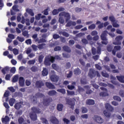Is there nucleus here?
I'll use <instances>...</instances> for the list:
<instances>
[{"label":"nucleus","instance_id":"1","mask_svg":"<svg viewBox=\"0 0 124 124\" xmlns=\"http://www.w3.org/2000/svg\"><path fill=\"white\" fill-rule=\"evenodd\" d=\"M105 106L107 110H104L103 113L107 118H110L111 117V112L114 111V108L109 103H106Z\"/></svg>","mask_w":124,"mask_h":124},{"label":"nucleus","instance_id":"2","mask_svg":"<svg viewBox=\"0 0 124 124\" xmlns=\"http://www.w3.org/2000/svg\"><path fill=\"white\" fill-rule=\"evenodd\" d=\"M107 33H108V32H107L106 31H104L102 33L101 35V39L103 41L101 42L102 44H104L105 45H107V44H108V42L107 41L108 39L107 38H106Z\"/></svg>","mask_w":124,"mask_h":124},{"label":"nucleus","instance_id":"3","mask_svg":"<svg viewBox=\"0 0 124 124\" xmlns=\"http://www.w3.org/2000/svg\"><path fill=\"white\" fill-rule=\"evenodd\" d=\"M51 62H54V58L53 56L50 57H46L45 59L44 64L45 65H51Z\"/></svg>","mask_w":124,"mask_h":124},{"label":"nucleus","instance_id":"4","mask_svg":"<svg viewBox=\"0 0 124 124\" xmlns=\"http://www.w3.org/2000/svg\"><path fill=\"white\" fill-rule=\"evenodd\" d=\"M124 38V37L122 35H118L116 36L115 38V42H113L112 44L114 45H122V42L121 40H123Z\"/></svg>","mask_w":124,"mask_h":124},{"label":"nucleus","instance_id":"5","mask_svg":"<svg viewBox=\"0 0 124 124\" xmlns=\"http://www.w3.org/2000/svg\"><path fill=\"white\" fill-rule=\"evenodd\" d=\"M93 118V120L95 121L98 124H102L104 122L103 119H102L101 117L98 116L97 115H94Z\"/></svg>","mask_w":124,"mask_h":124},{"label":"nucleus","instance_id":"6","mask_svg":"<svg viewBox=\"0 0 124 124\" xmlns=\"http://www.w3.org/2000/svg\"><path fill=\"white\" fill-rule=\"evenodd\" d=\"M65 9L64 8H62V7H60L59 8H58V9H54L52 12V15H58V14H59V13L62 11H64Z\"/></svg>","mask_w":124,"mask_h":124},{"label":"nucleus","instance_id":"7","mask_svg":"<svg viewBox=\"0 0 124 124\" xmlns=\"http://www.w3.org/2000/svg\"><path fill=\"white\" fill-rule=\"evenodd\" d=\"M96 74H95V71L93 69H90L89 70V73L88 74V76L89 77L93 79L94 77H95Z\"/></svg>","mask_w":124,"mask_h":124},{"label":"nucleus","instance_id":"8","mask_svg":"<svg viewBox=\"0 0 124 124\" xmlns=\"http://www.w3.org/2000/svg\"><path fill=\"white\" fill-rule=\"evenodd\" d=\"M50 122L52 124H60V121L55 116H51L50 117Z\"/></svg>","mask_w":124,"mask_h":124},{"label":"nucleus","instance_id":"9","mask_svg":"<svg viewBox=\"0 0 124 124\" xmlns=\"http://www.w3.org/2000/svg\"><path fill=\"white\" fill-rule=\"evenodd\" d=\"M35 86L38 89H41L42 87H44V83L42 80H37L35 83Z\"/></svg>","mask_w":124,"mask_h":124},{"label":"nucleus","instance_id":"10","mask_svg":"<svg viewBox=\"0 0 124 124\" xmlns=\"http://www.w3.org/2000/svg\"><path fill=\"white\" fill-rule=\"evenodd\" d=\"M52 98H47L44 99L43 101V105L45 106H49V104H50V102H52Z\"/></svg>","mask_w":124,"mask_h":124},{"label":"nucleus","instance_id":"11","mask_svg":"<svg viewBox=\"0 0 124 124\" xmlns=\"http://www.w3.org/2000/svg\"><path fill=\"white\" fill-rule=\"evenodd\" d=\"M46 88H47V89H49V90H54L56 89V87H55V85H54V84H52L51 82H46Z\"/></svg>","mask_w":124,"mask_h":124},{"label":"nucleus","instance_id":"12","mask_svg":"<svg viewBox=\"0 0 124 124\" xmlns=\"http://www.w3.org/2000/svg\"><path fill=\"white\" fill-rule=\"evenodd\" d=\"M66 102L68 105H70V106H73V105H75V102L72 99H66Z\"/></svg>","mask_w":124,"mask_h":124},{"label":"nucleus","instance_id":"13","mask_svg":"<svg viewBox=\"0 0 124 124\" xmlns=\"http://www.w3.org/2000/svg\"><path fill=\"white\" fill-rule=\"evenodd\" d=\"M19 85L20 87L25 86V79L22 77H20L19 78Z\"/></svg>","mask_w":124,"mask_h":124},{"label":"nucleus","instance_id":"14","mask_svg":"<svg viewBox=\"0 0 124 124\" xmlns=\"http://www.w3.org/2000/svg\"><path fill=\"white\" fill-rule=\"evenodd\" d=\"M30 118L32 121H36L37 120V115L34 112H31L30 113Z\"/></svg>","mask_w":124,"mask_h":124},{"label":"nucleus","instance_id":"15","mask_svg":"<svg viewBox=\"0 0 124 124\" xmlns=\"http://www.w3.org/2000/svg\"><path fill=\"white\" fill-rule=\"evenodd\" d=\"M2 123H5V124H7V123L9 122V121H10L9 119V117L8 116L6 115L5 116V118H2L1 119Z\"/></svg>","mask_w":124,"mask_h":124},{"label":"nucleus","instance_id":"16","mask_svg":"<svg viewBox=\"0 0 124 124\" xmlns=\"http://www.w3.org/2000/svg\"><path fill=\"white\" fill-rule=\"evenodd\" d=\"M31 110L32 111H33L32 113H34L35 114V113H36L37 114H39L40 113V109H39V108H37L35 107H33L32 108H31Z\"/></svg>","mask_w":124,"mask_h":124},{"label":"nucleus","instance_id":"17","mask_svg":"<svg viewBox=\"0 0 124 124\" xmlns=\"http://www.w3.org/2000/svg\"><path fill=\"white\" fill-rule=\"evenodd\" d=\"M50 79H51V80L52 81V82H55L57 83V82H58V81H59V78L58 76H52L50 77Z\"/></svg>","mask_w":124,"mask_h":124},{"label":"nucleus","instance_id":"18","mask_svg":"<svg viewBox=\"0 0 124 124\" xmlns=\"http://www.w3.org/2000/svg\"><path fill=\"white\" fill-rule=\"evenodd\" d=\"M9 70H10V68L8 66H6L1 70V72L4 75H5V74H6V72H8Z\"/></svg>","mask_w":124,"mask_h":124},{"label":"nucleus","instance_id":"19","mask_svg":"<svg viewBox=\"0 0 124 124\" xmlns=\"http://www.w3.org/2000/svg\"><path fill=\"white\" fill-rule=\"evenodd\" d=\"M62 49L64 52H67V53H71V49H70V47H69L67 46H64L62 47Z\"/></svg>","mask_w":124,"mask_h":124},{"label":"nucleus","instance_id":"20","mask_svg":"<svg viewBox=\"0 0 124 124\" xmlns=\"http://www.w3.org/2000/svg\"><path fill=\"white\" fill-rule=\"evenodd\" d=\"M48 73H49L48 69H47L46 68L44 67L43 70L42 71V74L43 76H47L48 75Z\"/></svg>","mask_w":124,"mask_h":124},{"label":"nucleus","instance_id":"21","mask_svg":"<svg viewBox=\"0 0 124 124\" xmlns=\"http://www.w3.org/2000/svg\"><path fill=\"white\" fill-rule=\"evenodd\" d=\"M86 104L87 105H94V100L93 99H87L86 100Z\"/></svg>","mask_w":124,"mask_h":124},{"label":"nucleus","instance_id":"22","mask_svg":"<svg viewBox=\"0 0 124 124\" xmlns=\"http://www.w3.org/2000/svg\"><path fill=\"white\" fill-rule=\"evenodd\" d=\"M81 73V70H80V69H79L78 68H76L74 70V74L75 75H80Z\"/></svg>","mask_w":124,"mask_h":124},{"label":"nucleus","instance_id":"23","mask_svg":"<svg viewBox=\"0 0 124 124\" xmlns=\"http://www.w3.org/2000/svg\"><path fill=\"white\" fill-rule=\"evenodd\" d=\"M47 94H48L49 96H54V95H56V94H57V92L55 90L49 91L48 92Z\"/></svg>","mask_w":124,"mask_h":124},{"label":"nucleus","instance_id":"24","mask_svg":"<svg viewBox=\"0 0 124 124\" xmlns=\"http://www.w3.org/2000/svg\"><path fill=\"white\" fill-rule=\"evenodd\" d=\"M117 79L119 81V82H121V83H124V76H116Z\"/></svg>","mask_w":124,"mask_h":124},{"label":"nucleus","instance_id":"25","mask_svg":"<svg viewBox=\"0 0 124 124\" xmlns=\"http://www.w3.org/2000/svg\"><path fill=\"white\" fill-rule=\"evenodd\" d=\"M62 109H63V105L62 104H58L57 105V110L59 111H62Z\"/></svg>","mask_w":124,"mask_h":124},{"label":"nucleus","instance_id":"26","mask_svg":"<svg viewBox=\"0 0 124 124\" xmlns=\"http://www.w3.org/2000/svg\"><path fill=\"white\" fill-rule=\"evenodd\" d=\"M26 12L29 14L31 16H34V13H33V11H32L31 9H27Z\"/></svg>","mask_w":124,"mask_h":124},{"label":"nucleus","instance_id":"27","mask_svg":"<svg viewBox=\"0 0 124 124\" xmlns=\"http://www.w3.org/2000/svg\"><path fill=\"white\" fill-rule=\"evenodd\" d=\"M15 101H16L15 99L13 98H11L9 101V105L11 107L13 106V105H14V103H15Z\"/></svg>","mask_w":124,"mask_h":124},{"label":"nucleus","instance_id":"28","mask_svg":"<svg viewBox=\"0 0 124 124\" xmlns=\"http://www.w3.org/2000/svg\"><path fill=\"white\" fill-rule=\"evenodd\" d=\"M22 35L27 38H29L30 37V34H29V31H25L22 32Z\"/></svg>","mask_w":124,"mask_h":124},{"label":"nucleus","instance_id":"29","mask_svg":"<svg viewBox=\"0 0 124 124\" xmlns=\"http://www.w3.org/2000/svg\"><path fill=\"white\" fill-rule=\"evenodd\" d=\"M80 84H81V85H86L88 84L87 79L86 78H81L80 79Z\"/></svg>","mask_w":124,"mask_h":124},{"label":"nucleus","instance_id":"30","mask_svg":"<svg viewBox=\"0 0 124 124\" xmlns=\"http://www.w3.org/2000/svg\"><path fill=\"white\" fill-rule=\"evenodd\" d=\"M22 107V105H21V103H17L15 105V108L16 110H19V109L21 108Z\"/></svg>","mask_w":124,"mask_h":124},{"label":"nucleus","instance_id":"31","mask_svg":"<svg viewBox=\"0 0 124 124\" xmlns=\"http://www.w3.org/2000/svg\"><path fill=\"white\" fill-rule=\"evenodd\" d=\"M19 78V76L18 75H15L13 78L12 80L13 83H16V82H18V79Z\"/></svg>","mask_w":124,"mask_h":124},{"label":"nucleus","instance_id":"32","mask_svg":"<svg viewBox=\"0 0 124 124\" xmlns=\"http://www.w3.org/2000/svg\"><path fill=\"white\" fill-rule=\"evenodd\" d=\"M45 46H46V44L43 43L39 44L38 45V48L39 49V50H41L42 49H44Z\"/></svg>","mask_w":124,"mask_h":124},{"label":"nucleus","instance_id":"33","mask_svg":"<svg viewBox=\"0 0 124 124\" xmlns=\"http://www.w3.org/2000/svg\"><path fill=\"white\" fill-rule=\"evenodd\" d=\"M100 96H102L103 97H104L105 96H108L109 95V94L107 92H101L99 93Z\"/></svg>","mask_w":124,"mask_h":124},{"label":"nucleus","instance_id":"34","mask_svg":"<svg viewBox=\"0 0 124 124\" xmlns=\"http://www.w3.org/2000/svg\"><path fill=\"white\" fill-rule=\"evenodd\" d=\"M59 16H70V15L68 13L62 12L59 14Z\"/></svg>","mask_w":124,"mask_h":124},{"label":"nucleus","instance_id":"35","mask_svg":"<svg viewBox=\"0 0 124 124\" xmlns=\"http://www.w3.org/2000/svg\"><path fill=\"white\" fill-rule=\"evenodd\" d=\"M57 92H58V93H62V94H65V89H58L57 90Z\"/></svg>","mask_w":124,"mask_h":124},{"label":"nucleus","instance_id":"36","mask_svg":"<svg viewBox=\"0 0 124 124\" xmlns=\"http://www.w3.org/2000/svg\"><path fill=\"white\" fill-rule=\"evenodd\" d=\"M31 70L32 72H36L38 71V68L36 66H33L31 67Z\"/></svg>","mask_w":124,"mask_h":124},{"label":"nucleus","instance_id":"37","mask_svg":"<svg viewBox=\"0 0 124 124\" xmlns=\"http://www.w3.org/2000/svg\"><path fill=\"white\" fill-rule=\"evenodd\" d=\"M13 53L16 56V55H18L19 54V50L16 48H14V49H13Z\"/></svg>","mask_w":124,"mask_h":124},{"label":"nucleus","instance_id":"38","mask_svg":"<svg viewBox=\"0 0 124 124\" xmlns=\"http://www.w3.org/2000/svg\"><path fill=\"white\" fill-rule=\"evenodd\" d=\"M81 111H82V113H83V114H85V113H88V108H87L84 107H82L81 108Z\"/></svg>","mask_w":124,"mask_h":124},{"label":"nucleus","instance_id":"39","mask_svg":"<svg viewBox=\"0 0 124 124\" xmlns=\"http://www.w3.org/2000/svg\"><path fill=\"white\" fill-rule=\"evenodd\" d=\"M113 99H114V100H116L117 101H122V99L118 96H114Z\"/></svg>","mask_w":124,"mask_h":124},{"label":"nucleus","instance_id":"40","mask_svg":"<svg viewBox=\"0 0 124 124\" xmlns=\"http://www.w3.org/2000/svg\"><path fill=\"white\" fill-rule=\"evenodd\" d=\"M18 122L19 124H22L25 122V120L22 117H19L18 119Z\"/></svg>","mask_w":124,"mask_h":124},{"label":"nucleus","instance_id":"41","mask_svg":"<svg viewBox=\"0 0 124 124\" xmlns=\"http://www.w3.org/2000/svg\"><path fill=\"white\" fill-rule=\"evenodd\" d=\"M4 6V3H3V0H0V10H1Z\"/></svg>","mask_w":124,"mask_h":124},{"label":"nucleus","instance_id":"42","mask_svg":"<svg viewBox=\"0 0 124 124\" xmlns=\"http://www.w3.org/2000/svg\"><path fill=\"white\" fill-rule=\"evenodd\" d=\"M67 93L68 95H74V94H75L74 91H70L69 90H67Z\"/></svg>","mask_w":124,"mask_h":124},{"label":"nucleus","instance_id":"43","mask_svg":"<svg viewBox=\"0 0 124 124\" xmlns=\"http://www.w3.org/2000/svg\"><path fill=\"white\" fill-rule=\"evenodd\" d=\"M66 69H69L71 67V63L70 62H67L65 64Z\"/></svg>","mask_w":124,"mask_h":124},{"label":"nucleus","instance_id":"44","mask_svg":"<svg viewBox=\"0 0 124 124\" xmlns=\"http://www.w3.org/2000/svg\"><path fill=\"white\" fill-rule=\"evenodd\" d=\"M107 50L108 52H112V50H113V46L111 45H108L107 46Z\"/></svg>","mask_w":124,"mask_h":124},{"label":"nucleus","instance_id":"45","mask_svg":"<svg viewBox=\"0 0 124 124\" xmlns=\"http://www.w3.org/2000/svg\"><path fill=\"white\" fill-rule=\"evenodd\" d=\"M102 75L103 77H105L106 78H109V74L107 73L102 72Z\"/></svg>","mask_w":124,"mask_h":124},{"label":"nucleus","instance_id":"46","mask_svg":"<svg viewBox=\"0 0 124 124\" xmlns=\"http://www.w3.org/2000/svg\"><path fill=\"white\" fill-rule=\"evenodd\" d=\"M109 21H111V23H114V22H116V18L113 16H110L109 17Z\"/></svg>","mask_w":124,"mask_h":124},{"label":"nucleus","instance_id":"47","mask_svg":"<svg viewBox=\"0 0 124 124\" xmlns=\"http://www.w3.org/2000/svg\"><path fill=\"white\" fill-rule=\"evenodd\" d=\"M112 26L114 28H120V25L117 23V22H112Z\"/></svg>","mask_w":124,"mask_h":124},{"label":"nucleus","instance_id":"48","mask_svg":"<svg viewBox=\"0 0 124 124\" xmlns=\"http://www.w3.org/2000/svg\"><path fill=\"white\" fill-rule=\"evenodd\" d=\"M89 30H94L95 29V24H93L89 26Z\"/></svg>","mask_w":124,"mask_h":124},{"label":"nucleus","instance_id":"49","mask_svg":"<svg viewBox=\"0 0 124 124\" xmlns=\"http://www.w3.org/2000/svg\"><path fill=\"white\" fill-rule=\"evenodd\" d=\"M46 42V41L45 39L41 38L39 39L38 44H40V43H45Z\"/></svg>","mask_w":124,"mask_h":124},{"label":"nucleus","instance_id":"50","mask_svg":"<svg viewBox=\"0 0 124 124\" xmlns=\"http://www.w3.org/2000/svg\"><path fill=\"white\" fill-rule=\"evenodd\" d=\"M31 47H32V49L33 50V51H37V50H38L37 48H38V46H36L35 45H32Z\"/></svg>","mask_w":124,"mask_h":124},{"label":"nucleus","instance_id":"51","mask_svg":"<svg viewBox=\"0 0 124 124\" xmlns=\"http://www.w3.org/2000/svg\"><path fill=\"white\" fill-rule=\"evenodd\" d=\"M59 22L60 24H63L64 23V19H63L62 17L60 16L59 19Z\"/></svg>","mask_w":124,"mask_h":124},{"label":"nucleus","instance_id":"52","mask_svg":"<svg viewBox=\"0 0 124 124\" xmlns=\"http://www.w3.org/2000/svg\"><path fill=\"white\" fill-rule=\"evenodd\" d=\"M10 72L11 73H13V74H15V72H16V68L15 67H13L11 68Z\"/></svg>","mask_w":124,"mask_h":124},{"label":"nucleus","instance_id":"53","mask_svg":"<svg viewBox=\"0 0 124 124\" xmlns=\"http://www.w3.org/2000/svg\"><path fill=\"white\" fill-rule=\"evenodd\" d=\"M12 9H13V10H14V11H19V9H18V6L16 5H14L12 7Z\"/></svg>","mask_w":124,"mask_h":124},{"label":"nucleus","instance_id":"54","mask_svg":"<svg viewBox=\"0 0 124 124\" xmlns=\"http://www.w3.org/2000/svg\"><path fill=\"white\" fill-rule=\"evenodd\" d=\"M62 56L63 58H65L66 59H68L70 58V55L66 53H62Z\"/></svg>","mask_w":124,"mask_h":124},{"label":"nucleus","instance_id":"55","mask_svg":"<svg viewBox=\"0 0 124 124\" xmlns=\"http://www.w3.org/2000/svg\"><path fill=\"white\" fill-rule=\"evenodd\" d=\"M67 88L68 90L72 91V90H74V89H75V86H74V85H68Z\"/></svg>","mask_w":124,"mask_h":124},{"label":"nucleus","instance_id":"56","mask_svg":"<svg viewBox=\"0 0 124 124\" xmlns=\"http://www.w3.org/2000/svg\"><path fill=\"white\" fill-rule=\"evenodd\" d=\"M114 49L116 51H120V50H121V46H115L114 47Z\"/></svg>","mask_w":124,"mask_h":124},{"label":"nucleus","instance_id":"57","mask_svg":"<svg viewBox=\"0 0 124 124\" xmlns=\"http://www.w3.org/2000/svg\"><path fill=\"white\" fill-rule=\"evenodd\" d=\"M70 119L71 121V122H74L76 120V117L75 115H71L70 117Z\"/></svg>","mask_w":124,"mask_h":124},{"label":"nucleus","instance_id":"58","mask_svg":"<svg viewBox=\"0 0 124 124\" xmlns=\"http://www.w3.org/2000/svg\"><path fill=\"white\" fill-rule=\"evenodd\" d=\"M35 96L37 97H42L44 96V95L42 93H36Z\"/></svg>","mask_w":124,"mask_h":124},{"label":"nucleus","instance_id":"59","mask_svg":"<svg viewBox=\"0 0 124 124\" xmlns=\"http://www.w3.org/2000/svg\"><path fill=\"white\" fill-rule=\"evenodd\" d=\"M63 121L65 124H68L69 123H70V121L69 120L66 119V118H64L63 119Z\"/></svg>","mask_w":124,"mask_h":124},{"label":"nucleus","instance_id":"60","mask_svg":"<svg viewBox=\"0 0 124 124\" xmlns=\"http://www.w3.org/2000/svg\"><path fill=\"white\" fill-rule=\"evenodd\" d=\"M62 34L63 36H65V37H68V36H69V34H68L67 32H62Z\"/></svg>","mask_w":124,"mask_h":124},{"label":"nucleus","instance_id":"61","mask_svg":"<svg viewBox=\"0 0 124 124\" xmlns=\"http://www.w3.org/2000/svg\"><path fill=\"white\" fill-rule=\"evenodd\" d=\"M119 95L122 97H124V90H120L119 91Z\"/></svg>","mask_w":124,"mask_h":124},{"label":"nucleus","instance_id":"62","mask_svg":"<svg viewBox=\"0 0 124 124\" xmlns=\"http://www.w3.org/2000/svg\"><path fill=\"white\" fill-rule=\"evenodd\" d=\"M34 63H35V60H32L28 61V64H34Z\"/></svg>","mask_w":124,"mask_h":124},{"label":"nucleus","instance_id":"63","mask_svg":"<svg viewBox=\"0 0 124 124\" xmlns=\"http://www.w3.org/2000/svg\"><path fill=\"white\" fill-rule=\"evenodd\" d=\"M54 50L55 51H61V50H62V47H61L60 46H57L54 48Z\"/></svg>","mask_w":124,"mask_h":124},{"label":"nucleus","instance_id":"64","mask_svg":"<svg viewBox=\"0 0 124 124\" xmlns=\"http://www.w3.org/2000/svg\"><path fill=\"white\" fill-rule=\"evenodd\" d=\"M4 97H8L9 96V92L6 91L3 95Z\"/></svg>","mask_w":124,"mask_h":124}]
</instances>
